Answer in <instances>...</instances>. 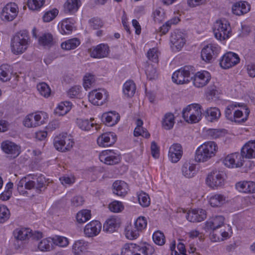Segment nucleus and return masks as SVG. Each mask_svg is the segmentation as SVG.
Masks as SVG:
<instances>
[{"instance_id":"1","label":"nucleus","mask_w":255,"mask_h":255,"mask_svg":"<svg viewBox=\"0 0 255 255\" xmlns=\"http://www.w3.org/2000/svg\"><path fill=\"white\" fill-rule=\"evenodd\" d=\"M30 43V38L26 30H20L16 33L11 38V50L14 54L23 53Z\"/></svg>"},{"instance_id":"2","label":"nucleus","mask_w":255,"mask_h":255,"mask_svg":"<svg viewBox=\"0 0 255 255\" xmlns=\"http://www.w3.org/2000/svg\"><path fill=\"white\" fill-rule=\"evenodd\" d=\"M217 149V144L214 141H208L199 147L196 151L195 160L205 162L214 156Z\"/></svg>"},{"instance_id":"3","label":"nucleus","mask_w":255,"mask_h":255,"mask_svg":"<svg viewBox=\"0 0 255 255\" xmlns=\"http://www.w3.org/2000/svg\"><path fill=\"white\" fill-rule=\"evenodd\" d=\"M213 32L215 37L220 41L229 38L231 33L229 22L226 19L217 20L214 25Z\"/></svg>"},{"instance_id":"4","label":"nucleus","mask_w":255,"mask_h":255,"mask_svg":"<svg viewBox=\"0 0 255 255\" xmlns=\"http://www.w3.org/2000/svg\"><path fill=\"white\" fill-rule=\"evenodd\" d=\"M192 67L185 66L176 71L172 75V79L177 84H183L190 82L193 78Z\"/></svg>"},{"instance_id":"5","label":"nucleus","mask_w":255,"mask_h":255,"mask_svg":"<svg viewBox=\"0 0 255 255\" xmlns=\"http://www.w3.org/2000/svg\"><path fill=\"white\" fill-rule=\"evenodd\" d=\"M74 141L67 133L59 134L54 138V146L58 151L65 152L70 150L73 147Z\"/></svg>"},{"instance_id":"6","label":"nucleus","mask_w":255,"mask_h":255,"mask_svg":"<svg viewBox=\"0 0 255 255\" xmlns=\"http://www.w3.org/2000/svg\"><path fill=\"white\" fill-rule=\"evenodd\" d=\"M225 174L223 171L213 170L207 176L206 183L212 188L223 187L225 183Z\"/></svg>"},{"instance_id":"7","label":"nucleus","mask_w":255,"mask_h":255,"mask_svg":"<svg viewBox=\"0 0 255 255\" xmlns=\"http://www.w3.org/2000/svg\"><path fill=\"white\" fill-rule=\"evenodd\" d=\"M151 249L149 246L140 247L134 244H126L122 249V255H147Z\"/></svg>"},{"instance_id":"8","label":"nucleus","mask_w":255,"mask_h":255,"mask_svg":"<svg viewBox=\"0 0 255 255\" xmlns=\"http://www.w3.org/2000/svg\"><path fill=\"white\" fill-rule=\"evenodd\" d=\"M220 51V47L216 44H209L202 50L201 56L202 59L206 62H211L215 60Z\"/></svg>"},{"instance_id":"9","label":"nucleus","mask_w":255,"mask_h":255,"mask_svg":"<svg viewBox=\"0 0 255 255\" xmlns=\"http://www.w3.org/2000/svg\"><path fill=\"white\" fill-rule=\"evenodd\" d=\"M108 94L105 89L94 90L89 93L88 98L89 101L93 105L101 106L106 102Z\"/></svg>"},{"instance_id":"10","label":"nucleus","mask_w":255,"mask_h":255,"mask_svg":"<svg viewBox=\"0 0 255 255\" xmlns=\"http://www.w3.org/2000/svg\"><path fill=\"white\" fill-rule=\"evenodd\" d=\"M240 60V58L237 54L229 52L222 56L220 64L223 68L228 69L237 65Z\"/></svg>"},{"instance_id":"11","label":"nucleus","mask_w":255,"mask_h":255,"mask_svg":"<svg viewBox=\"0 0 255 255\" xmlns=\"http://www.w3.org/2000/svg\"><path fill=\"white\" fill-rule=\"evenodd\" d=\"M194 85L198 88L203 87L206 85L211 79V75L206 71H202L192 75Z\"/></svg>"},{"instance_id":"12","label":"nucleus","mask_w":255,"mask_h":255,"mask_svg":"<svg viewBox=\"0 0 255 255\" xmlns=\"http://www.w3.org/2000/svg\"><path fill=\"white\" fill-rule=\"evenodd\" d=\"M244 160L241 154L238 152L227 155L223 160V163L228 167H239L243 165Z\"/></svg>"},{"instance_id":"13","label":"nucleus","mask_w":255,"mask_h":255,"mask_svg":"<svg viewBox=\"0 0 255 255\" xmlns=\"http://www.w3.org/2000/svg\"><path fill=\"white\" fill-rule=\"evenodd\" d=\"M43 115L44 113L42 112H37L29 114L25 118L23 121L24 126L28 128H33L41 125L43 123L41 115Z\"/></svg>"},{"instance_id":"14","label":"nucleus","mask_w":255,"mask_h":255,"mask_svg":"<svg viewBox=\"0 0 255 255\" xmlns=\"http://www.w3.org/2000/svg\"><path fill=\"white\" fill-rule=\"evenodd\" d=\"M1 148L5 153L9 155L11 158H15L20 153V147L9 140L3 141L1 144Z\"/></svg>"},{"instance_id":"15","label":"nucleus","mask_w":255,"mask_h":255,"mask_svg":"<svg viewBox=\"0 0 255 255\" xmlns=\"http://www.w3.org/2000/svg\"><path fill=\"white\" fill-rule=\"evenodd\" d=\"M99 159L108 165L116 164L120 161L119 154L111 150L103 151L99 155Z\"/></svg>"},{"instance_id":"16","label":"nucleus","mask_w":255,"mask_h":255,"mask_svg":"<svg viewBox=\"0 0 255 255\" xmlns=\"http://www.w3.org/2000/svg\"><path fill=\"white\" fill-rule=\"evenodd\" d=\"M224 218L222 216H217L206 222V228L208 230H218V229H221L224 227L230 231L231 227L229 225H224Z\"/></svg>"},{"instance_id":"17","label":"nucleus","mask_w":255,"mask_h":255,"mask_svg":"<svg viewBox=\"0 0 255 255\" xmlns=\"http://www.w3.org/2000/svg\"><path fill=\"white\" fill-rule=\"evenodd\" d=\"M18 11L17 5L15 3L10 2L3 8L1 16L7 21H11L17 16Z\"/></svg>"},{"instance_id":"18","label":"nucleus","mask_w":255,"mask_h":255,"mask_svg":"<svg viewBox=\"0 0 255 255\" xmlns=\"http://www.w3.org/2000/svg\"><path fill=\"white\" fill-rule=\"evenodd\" d=\"M170 42L172 44L173 49L175 47L177 50H180L185 43L184 34L178 30H175L171 33Z\"/></svg>"},{"instance_id":"19","label":"nucleus","mask_w":255,"mask_h":255,"mask_svg":"<svg viewBox=\"0 0 255 255\" xmlns=\"http://www.w3.org/2000/svg\"><path fill=\"white\" fill-rule=\"evenodd\" d=\"M186 218L191 222H200L206 218V213L201 209H193L187 213Z\"/></svg>"},{"instance_id":"20","label":"nucleus","mask_w":255,"mask_h":255,"mask_svg":"<svg viewBox=\"0 0 255 255\" xmlns=\"http://www.w3.org/2000/svg\"><path fill=\"white\" fill-rule=\"evenodd\" d=\"M109 47L107 44H100L90 50L91 57L95 58H103L109 54Z\"/></svg>"},{"instance_id":"21","label":"nucleus","mask_w":255,"mask_h":255,"mask_svg":"<svg viewBox=\"0 0 255 255\" xmlns=\"http://www.w3.org/2000/svg\"><path fill=\"white\" fill-rule=\"evenodd\" d=\"M182 154L183 151L181 144L174 143L170 147L168 157L172 162H177L181 158Z\"/></svg>"},{"instance_id":"22","label":"nucleus","mask_w":255,"mask_h":255,"mask_svg":"<svg viewBox=\"0 0 255 255\" xmlns=\"http://www.w3.org/2000/svg\"><path fill=\"white\" fill-rule=\"evenodd\" d=\"M116 141V135L113 132H106L102 134L97 138V143L100 146H109L113 145Z\"/></svg>"},{"instance_id":"23","label":"nucleus","mask_w":255,"mask_h":255,"mask_svg":"<svg viewBox=\"0 0 255 255\" xmlns=\"http://www.w3.org/2000/svg\"><path fill=\"white\" fill-rule=\"evenodd\" d=\"M101 227L100 222L98 221H93L85 226L84 233L89 237L96 236L100 232Z\"/></svg>"},{"instance_id":"24","label":"nucleus","mask_w":255,"mask_h":255,"mask_svg":"<svg viewBox=\"0 0 255 255\" xmlns=\"http://www.w3.org/2000/svg\"><path fill=\"white\" fill-rule=\"evenodd\" d=\"M241 154L243 159L255 158V140L246 143L241 149Z\"/></svg>"},{"instance_id":"25","label":"nucleus","mask_w":255,"mask_h":255,"mask_svg":"<svg viewBox=\"0 0 255 255\" xmlns=\"http://www.w3.org/2000/svg\"><path fill=\"white\" fill-rule=\"evenodd\" d=\"M113 193L119 196H125L128 191V185L124 181H116L113 184Z\"/></svg>"},{"instance_id":"26","label":"nucleus","mask_w":255,"mask_h":255,"mask_svg":"<svg viewBox=\"0 0 255 255\" xmlns=\"http://www.w3.org/2000/svg\"><path fill=\"white\" fill-rule=\"evenodd\" d=\"M237 189L241 192L251 193L255 192V182L252 181L240 182L236 185Z\"/></svg>"},{"instance_id":"27","label":"nucleus","mask_w":255,"mask_h":255,"mask_svg":"<svg viewBox=\"0 0 255 255\" xmlns=\"http://www.w3.org/2000/svg\"><path fill=\"white\" fill-rule=\"evenodd\" d=\"M93 120L92 119H91L90 121L87 119H77V124L78 127L83 130H90L92 128L94 129L95 127L94 130L97 131L99 128L98 127L97 125L95 124L93 122Z\"/></svg>"},{"instance_id":"28","label":"nucleus","mask_w":255,"mask_h":255,"mask_svg":"<svg viewBox=\"0 0 255 255\" xmlns=\"http://www.w3.org/2000/svg\"><path fill=\"white\" fill-rule=\"evenodd\" d=\"M102 118V120L106 122L107 125L113 126L118 122L120 117L116 112H110L103 114Z\"/></svg>"},{"instance_id":"29","label":"nucleus","mask_w":255,"mask_h":255,"mask_svg":"<svg viewBox=\"0 0 255 255\" xmlns=\"http://www.w3.org/2000/svg\"><path fill=\"white\" fill-rule=\"evenodd\" d=\"M249 114L250 110L244 106L242 108V110H236L234 112L235 120L233 121L235 123H243L247 120Z\"/></svg>"},{"instance_id":"30","label":"nucleus","mask_w":255,"mask_h":255,"mask_svg":"<svg viewBox=\"0 0 255 255\" xmlns=\"http://www.w3.org/2000/svg\"><path fill=\"white\" fill-rule=\"evenodd\" d=\"M250 9V4L245 1L237 2L233 5L232 7L233 12L237 15H241L246 13Z\"/></svg>"},{"instance_id":"31","label":"nucleus","mask_w":255,"mask_h":255,"mask_svg":"<svg viewBox=\"0 0 255 255\" xmlns=\"http://www.w3.org/2000/svg\"><path fill=\"white\" fill-rule=\"evenodd\" d=\"M182 174L186 178H192L196 174V165L188 162H185L181 168Z\"/></svg>"},{"instance_id":"32","label":"nucleus","mask_w":255,"mask_h":255,"mask_svg":"<svg viewBox=\"0 0 255 255\" xmlns=\"http://www.w3.org/2000/svg\"><path fill=\"white\" fill-rule=\"evenodd\" d=\"M119 223L118 218L112 217L108 219L104 224L103 230L106 232L113 233L118 229Z\"/></svg>"},{"instance_id":"33","label":"nucleus","mask_w":255,"mask_h":255,"mask_svg":"<svg viewBox=\"0 0 255 255\" xmlns=\"http://www.w3.org/2000/svg\"><path fill=\"white\" fill-rule=\"evenodd\" d=\"M34 181H37L35 183V189L37 191L42 192L45 190L49 183L45 177L42 174H33Z\"/></svg>"},{"instance_id":"34","label":"nucleus","mask_w":255,"mask_h":255,"mask_svg":"<svg viewBox=\"0 0 255 255\" xmlns=\"http://www.w3.org/2000/svg\"><path fill=\"white\" fill-rule=\"evenodd\" d=\"M205 116L207 121L214 122L219 119L221 116V112L217 108H210L206 110Z\"/></svg>"},{"instance_id":"35","label":"nucleus","mask_w":255,"mask_h":255,"mask_svg":"<svg viewBox=\"0 0 255 255\" xmlns=\"http://www.w3.org/2000/svg\"><path fill=\"white\" fill-rule=\"evenodd\" d=\"M80 0H67L64 7L66 12L74 13L77 11L80 6Z\"/></svg>"},{"instance_id":"36","label":"nucleus","mask_w":255,"mask_h":255,"mask_svg":"<svg viewBox=\"0 0 255 255\" xmlns=\"http://www.w3.org/2000/svg\"><path fill=\"white\" fill-rule=\"evenodd\" d=\"M227 198L224 195L217 194L212 196L209 200L210 205L214 207H220L227 202Z\"/></svg>"},{"instance_id":"37","label":"nucleus","mask_w":255,"mask_h":255,"mask_svg":"<svg viewBox=\"0 0 255 255\" xmlns=\"http://www.w3.org/2000/svg\"><path fill=\"white\" fill-rule=\"evenodd\" d=\"M174 123L175 120L173 114L168 113L164 115L162 122V125L164 129L166 130L170 129L173 128Z\"/></svg>"},{"instance_id":"38","label":"nucleus","mask_w":255,"mask_h":255,"mask_svg":"<svg viewBox=\"0 0 255 255\" xmlns=\"http://www.w3.org/2000/svg\"><path fill=\"white\" fill-rule=\"evenodd\" d=\"M213 232L211 233V239L213 242H219L220 240H223L228 237L229 233L226 231V229H220V231L218 230H212Z\"/></svg>"},{"instance_id":"39","label":"nucleus","mask_w":255,"mask_h":255,"mask_svg":"<svg viewBox=\"0 0 255 255\" xmlns=\"http://www.w3.org/2000/svg\"><path fill=\"white\" fill-rule=\"evenodd\" d=\"M11 78V68L8 65L3 64L0 66V80L6 82Z\"/></svg>"},{"instance_id":"40","label":"nucleus","mask_w":255,"mask_h":255,"mask_svg":"<svg viewBox=\"0 0 255 255\" xmlns=\"http://www.w3.org/2000/svg\"><path fill=\"white\" fill-rule=\"evenodd\" d=\"M31 230L28 228H21L14 232V237L16 241H24L29 238Z\"/></svg>"},{"instance_id":"41","label":"nucleus","mask_w":255,"mask_h":255,"mask_svg":"<svg viewBox=\"0 0 255 255\" xmlns=\"http://www.w3.org/2000/svg\"><path fill=\"white\" fill-rule=\"evenodd\" d=\"M136 88L132 81H127L123 86V93L128 97H132L135 92Z\"/></svg>"},{"instance_id":"42","label":"nucleus","mask_w":255,"mask_h":255,"mask_svg":"<svg viewBox=\"0 0 255 255\" xmlns=\"http://www.w3.org/2000/svg\"><path fill=\"white\" fill-rule=\"evenodd\" d=\"M80 42L77 38H72L68 39L61 44V47L63 49L66 50H70L75 49L79 45Z\"/></svg>"},{"instance_id":"43","label":"nucleus","mask_w":255,"mask_h":255,"mask_svg":"<svg viewBox=\"0 0 255 255\" xmlns=\"http://www.w3.org/2000/svg\"><path fill=\"white\" fill-rule=\"evenodd\" d=\"M182 112H187L190 115H196L197 117L202 116V114L201 106L197 104H192L188 105L183 109Z\"/></svg>"},{"instance_id":"44","label":"nucleus","mask_w":255,"mask_h":255,"mask_svg":"<svg viewBox=\"0 0 255 255\" xmlns=\"http://www.w3.org/2000/svg\"><path fill=\"white\" fill-rule=\"evenodd\" d=\"M72 104L70 102L65 101L60 103L56 109V113L59 115L66 114L71 109Z\"/></svg>"},{"instance_id":"45","label":"nucleus","mask_w":255,"mask_h":255,"mask_svg":"<svg viewBox=\"0 0 255 255\" xmlns=\"http://www.w3.org/2000/svg\"><path fill=\"white\" fill-rule=\"evenodd\" d=\"M139 231L131 225L128 226L125 229L126 236L129 240L136 239L139 236Z\"/></svg>"},{"instance_id":"46","label":"nucleus","mask_w":255,"mask_h":255,"mask_svg":"<svg viewBox=\"0 0 255 255\" xmlns=\"http://www.w3.org/2000/svg\"><path fill=\"white\" fill-rule=\"evenodd\" d=\"M91 218V211L89 210H83L79 211L76 216L79 223H84Z\"/></svg>"},{"instance_id":"47","label":"nucleus","mask_w":255,"mask_h":255,"mask_svg":"<svg viewBox=\"0 0 255 255\" xmlns=\"http://www.w3.org/2000/svg\"><path fill=\"white\" fill-rule=\"evenodd\" d=\"M52 243L51 239H44L39 243L38 248L42 252L49 251L52 248Z\"/></svg>"},{"instance_id":"48","label":"nucleus","mask_w":255,"mask_h":255,"mask_svg":"<svg viewBox=\"0 0 255 255\" xmlns=\"http://www.w3.org/2000/svg\"><path fill=\"white\" fill-rule=\"evenodd\" d=\"M39 42L43 46H51L53 44V36L50 33H44L39 38Z\"/></svg>"},{"instance_id":"49","label":"nucleus","mask_w":255,"mask_h":255,"mask_svg":"<svg viewBox=\"0 0 255 255\" xmlns=\"http://www.w3.org/2000/svg\"><path fill=\"white\" fill-rule=\"evenodd\" d=\"M38 91L41 95L44 97H48L51 94V90L49 86L45 83H41L37 85Z\"/></svg>"},{"instance_id":"50","label":"nucleus","mask_w":255,"mask_h":255,"mask_svg":"<svg viewBox=\"0 0 255 255\" xmlns=\"http://www.w3.org/2000/svg\"><path fill=\"white\" fill-rule=\"evenodd\" d=\"M85 243L83 240L76 241L73 245V252L75 255H79L85 250Z\"/></svg>"},{"instance_id":"51","label":"nucleus","mask_w":255,"mask_h":255,"mask_svg":"<svg viewBox=\"0 0 255 255\" xmlns=\"http://www.w3.org/2000/svg\"><path fill=\"white\" fill-rule=\"evenodd\" d=\"M53 243L60 247H65L69 244V241L66 237L56 236L52 239Z\"/></svg>"},{"instance_id":"52","label":"nucleus","mask_w":255,"mask_h":255,"mask_svg":"<svg viewBox=\"0 0 255 255\" xmlns=\"http://www.w3.org/2000/svg\"><path fill=\"white\" fill-rule=\"evenodd\" d=\"M45 0H28L27 6L32 10L39 9L43 5Z\"/></svg>"},{"instance_id":"53","label":"nucleus","mask_w":255,"mask_h":255,"mask_svg":"<svg viewBox=\"0 0 255 255\" xmlns=\"http://www.w3.org/2000/svg\"><path fill=\"white\" fill-rule=\"evenodd\" d=\"M154 242L159 245L162 246L165 244V239L163 233L160 231H156L154 233L152 236Z\"/></svg>"},{"instance_id":"54","label":"nucleus","mask_w":255,"mask_h":255,"mask_svg":"<svg viewBox=\"0 0 255 255\" xmlns=\"http://www.w3.org/2000/svg\"><path fill=\"white\" fill-rule=\"evenodd\" d=\"M171 250V255H187L185 246L183 244L179 243L177 245V249L178 252L174 250L175 248V243L170 247Z\"/></svg>"},{"instance_id":"55","label":"nucleus","mask_w":255,"mask_h":255,"mask_svg":"<svg viewBox=\"0 0 255 255\" xmlns=\"http://www.w3.org/2000/svg\"><path fill=\"white\" fill-rule=\"evenodd\" d=\"M182 117L186 122L193 124L198 122L201 120L202 116L197 117L196 115H190L187 112H182Z\"/></svg>"},{"instance_id":"56","label":"nucleus","mask_w":255,"mask_h":255,"mask_svg":"<svg viewBox=\"0 0 255 255\" xmlns=\"http://www.w3.org/2000/svg\"><path fill=\"white\" fill-rule=\"evenodd\" d=\"M159 54V52L157 48H152L148 51L146 56L150 61L154 63H157L158 62Z\"/></svg>"},{"instance_id":"57","label":"nucleus","mask_w":255,"mask_h":255,"mask_svg":"<svg viewBox=\"0 0 255 255\" xmlns=\"http://www.w3.org/2000/svg\"><path fill=\"white\" fill-rule=\"evenodd\" d=\"M138 200L141 206L144 207H148L150 204V199L148 195L143 192L138 195Z\"/></svg>"},{"instance_id":"58","label":"nucleus","mask_w":255,"mask_h":255,"mask_svg":"<svg viewBox=\"0 0 255 255\" xmlns=\"http://www.w3.org/2000/svg\"><path fill=\"white\" fill-rule=\"evenodd\" d=\"M134 228H136L139 232L144 229L147 226V221L144 217H139L134 222Z\"/></svg>"},{"instance_id":"59","label":"nucleus","mask_w":255,"mask_h":255,"mask_svg":"<svg viewBox=\"0 0 255 255\" xmlns=\"http://www.w3.org/2000/svg\"><path fill=\"white\" fill-rule=\"evenodd\" d=\"M10 216V212L5 206H0V223L7 220Z\"/></svg>"},{"instance_id":"60","label":"nucleus","mask_w":255,"mask_h":255,"mask_svg":"<svg viewBox=\"0 0 255 255\" xmlns=\"http://www.w3.org/2000/svg\"><path fill=\"white\" fill-rule=\"evenodd\" d=\"M81 87L76 86L70 88L67 92L68 96L70 98H78L80 97Z\"/></svg>"},{"instance_id":"61","label":"nucleus","mask_w":255,"mask_h":255,"mask_svg":"<svg viewBox=\"0 0 255 255\" xmlns=\"http://www.w3.org/2000/svg\"><path fill=\"white\" fill-rule=\"evenodd\" d=\"M109 208L112 212L119 213L124 209V206L122 202L114 201L109 204Z\"/></svg>"},{"instance_id":"62","label":"nucleus","mask_w":255,"mask_h":255,"mask_svg":"<svg viewBox=\"0 0 255 255\" xmlns=\"http://www.w3.org/2000/svg\"><path fill=\"white\" fill-rule=\"evenodd\" d=\"M165 13L163 9L158 8L155 10L153 12V18L155 22L160 23L165 18Z\"/></svg>"},{"instance_id":"63","label":"nucleus","mask_w":255,"mask_h":255,"mask_svg":"<svg viewBox=\"0 0 255 255\" xmlns=\"http://www.w3.org/2000/svg\"><path fill=\"white\" fill-rule=\"evenodd\" d=\"M145 73L147 78L150 80L155 79L157 76L156 70L152 65H148L147 66L145 70Z\"/></svg>"},{"instance_id":"64","label":"nucleus","mask_w":255,"mask_h":255,"mask_svg":"<svg viewBox=\"0 0 255 255\" xmlns=\"http://www.w3.org/2000/svg\"><path fill=\"white\" fill-rule=\"evenodd\" d=\"M179 20L178 19H171L167 21L165 24L160 27V31L162 34H166L173 24H176Z\"/></svg>"}]
</instances>
